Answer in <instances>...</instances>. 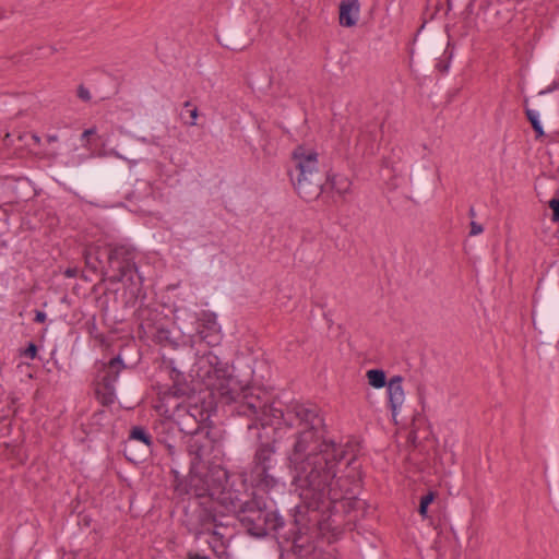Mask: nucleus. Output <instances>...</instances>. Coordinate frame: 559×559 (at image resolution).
Wrapping results in <instances>:
<instances>
[{"mask_svg":"<svg viewBox=\"0 0 559 559\" xmlns=\"http://www.w3.org/2000/svg\"><path fill=\"white\" fill-rule=\"evenodd\" d=\"M550 488L554 492V496H555V499L557 502V508L559 509V480L550 481Z\"/></svg>","mask_w":559,"mask_h":559,"instance_id":"aec40b11","label":"nucleus"},{"mask_svg":"<svg viewBox=\"0 0 559 559\" xmlns=\"http://www.w3.org/2000/svg\"><path fill=\"white\" fill-rule=\"evenodd\" d=\"M78 94H79V97L82 98L83 100H87L91 97L90 92L82 86L79 88Z\"/></svg>","mask_w":559,"mask_h":559,"instance_id":"b1692460","label":"nucleus"},{"mask_svg":"<svg viewBox=\"0 0 559 559\" xmlns=\"http://www.w3.org/2000/svg\"><path fill=\"white\" fill-rule=\"evenodd\" d=\"M559 61V53L547 47L540 52L532 66V88L538 91L550 83L555 68Z\"/></svg>","mask_w":559,"mask_h":559,"instance_id":"6e6552de","label":"nucleus"},{"mask_svg":"<svg viewBox=\"0 0 559 559\" xmlns=\"http://www.w3.org/2000/svg\"><path fill=\"white\" fill-rule=\"evenodd\" d=\"M548 206L551 210V221L559 223V198L555 197L548 201Z\"/></svg>","mask_w":559,"mask_h":559,"instance_id":"a211bd4d","label":"nucleus"},{"mask_svg":"<svg viewBox=\"0 0 559 559\" xmlns=\"http://www.w3.org/2000/svg\"><path fill=\"white\" fill-rule=\"evenodd\" d=\"M37 353V348L34 344H29V346L25 349L24 355L31 359L35 358Z\"/></svg>","mask_w":559,"mask_h":559,"instance_id":"5701e85b","label":"nucleus"},{"mask_svg":"<svg viewBox=\"0 0 559 559\" xmlns=\"http://www.w3.org/2000/svg\"><path fill=\"white\" fill-rule=\"evenodd\" d=\"M104 258H107L109 267L117 272L112 278L117 282H122L126 278L133 281V273L135 272L134 262L131 250L126 246H117L110 248H102L98 245L88 247L85 250L86 264L93 269H97L104 263Z\"/></svg>","mask_w":559,"mask_h":559,"instance_id":"0eeeda50","label":"nucleus"},{"mask_svg":"<svg viewBox=\"0 0 559 559\" xmlns=\"http://www.w3.org/2000/svg\"><path fill=\"white\" fill-rule=\"evenodd\" d=\"M558 480V469H557V462L556 459L552 457L551 464H550V481Z\"/></svg>","mask_w":559,"mask_h":559,"instance_id":"412c9836","label":"nucleus"},{"mask_svg":"<svg viewBox=\"0 0 559 559\" xmlns=\"http://www.w3.org/2000/svg\"><path fill=\"white\" fill-rule=\"evenodd\" d=\"M157 338L176 347H189L199 356L198 345L204 343L210 347L216 346L222 341V333L214 313H198L187 308H177L174 312L173 331L160 330Z\"/></svg>","mask_w":559,"mask_h":559,"instance_id":"20e7f679","label":"nucleus"},{"mask_svg":"<svg viewBox=\"0 0 559 559\" xmlns=\"http://www.w3.org/2000/svg\"><path fill=\"white\" fill-rule=\"evenodd\" d=\"M197 376L216 391L234 412L252 420L248 426L261 427L269 439L272 429L274 440L282 437L285 428H294L295 440L288 452V466L293 473V487L301 504L296 507L297 527L294 544L301 546L302 535L323 534L330 528L328 519L337 512V504L349 499L360 480L356 465L358 444L348 440L336 443L324 437L323 419L312 404L290 403L284 409L265 389L245 384L234 377L228 367L212 353L199 358Z\"/></svg>","mask_w":559,"mask_h":559,"instance_id":"f257e3e1","label":"nucleus"},{"mask_svg":"<svg viewBox=\"0 0 559 559\" xmlns=\"http://www.w3.org/2000/svg\"><path fill=\"white\" fill-rule=\"evenodd\" d=\"M188 114V117H189V120H186V123L190 124V126H195L197 124V119H198V109L197 108H192V109H187L186 111Z\"/></svg>","mask_w":559,"mask_h":559,"instance_id":"6ab92c4d","label":"nucleus"},{"mask_svg":"<svg viewBox=\"0 0 559 559\" xmlns=\"http://www.w3.org/2000/svg\"><path fill=\"white\" fill-rule=\"evenodd\" d=\"M435 495L433 492H428L426 496H424L420 500L419 504V513L423 516H426L428 506L433 501Z\"/></svg>","mask_w":559,"mask_h":559,"instance_id":"f3484780","label":"nucleus"},{"mask_svg":"<svg viewBox=\"0 0 559 559\" xmlns=\"http://www.w3.org/2000/svg\"><path fill=\"white\" fill-rule=\"evenodd\" d=\"M191 469L188 480L176 478L175 491L179 496H193L195 510L190 518V530L195 535H209L205 539L213 549L224 546L228 523L221 516L233 513L254 536L265 535V501L254 490L261 492L281 491L285 481L274 475L277 464L275 448L262 442L257 449L249 472L242 473V487L250 485L252 492L226 489L227 472L218 465L205 466L204 450L197 438L190 443Z\"/></svg>","mask_w":559,"mask_h":559,"instance_id":"f03ea898","label":"nucleus"},{"mask_svg":"<svg viewBox=\"0 0 559 559\" xmlns=\"http://www.w3.org/2000/svg\"><path fill=\"white\" fill-rule=\"evenodd\" d=\"M265 535H267L271 532H276L280 527H282V519L277 514L276 511L267 509L265 512Z\"/></svg>","mask_w":559,"mask_h":559,"instance_id":"4468645a","label":"nucleus"},{"mask_svg":"<svg viewBox=\"0 0 559 559\" xmlns=\"http://www.w3.org/2000/svg\"><path fill=\"white\" fill-rule=\"evenodd\" d=\"M290 178L298 194L306 201L320 195L325 174L317 151L310 145H299L292 154Z\"/></svg>","mask_w":559,"mask_h":559,"instance_id":"39448f33","label":"nucleus"},{"mask_svg":"<svg viewBox=\"0 0 559 559\" xmlns=\"http://www.w3.org/2000/svg\"><path fill=\"white\" fill-rule=\"evenodd\" d=\"M92 134H95V129H87L83 132V139H88Z\"/></svg>","mask_w":559,"mask_h":559,"instance_id":"a878e982","label":"nucleus"},{"mask_svg":"<svg viewBox=\"0 0 559 559\" xmlns=\"http://www.w3.org/2000/svg\"><path fill=\"white\" fill-rule=\"evenodd\" d=\"M333 188L337 190L338 193H345L349 189V181L345 177H334L331 181Z\"/></svg>","mask_w":559,"mask_h":559,"instance_id":"dca6fc26","label":"nucleus"},{"mask_svg":"<svg viewBox=\"0 0 559 559\" xmlns=\"http://www.w3.org/2000/svg\"><path fill=\"white\" fill-rule=\"evenodd\" d=\"M483 230H484V228L480 224H478L476 222L471 223L469 235L476 236V235H479L480 233H483Z\"/></svg>","mask_w":559,"mask_h":559,"instance_id":"4be33fe9","label":"nucleus"},{"mask_svg":"<svg viewBox=\"0 0 559 559\" xmlns=\"http://www.w3.org/2000/svg\"><path fill=\"white\" fill-rule=\"evenodd\" d=\"M359 1L358 0H342L340 4V24L342 26H354L359 17Z\"/></svg>","mask_w":559,"mask_h":559,"instance_id":"9d476101","label":"nucleus"},{"mask_svg":"<svg viewBox=\"0 0 559 559\" xmlns=\"http://www.w3.org/2000/svg\"><path fill=\"white\" fill-rule=\"evenodd\" d=\"M138 441L146 447L147 450L151 449L153 440L152 436L142 427H133L130 431L129 442Z\"/></svg>","mask_w":559,"mask_h":559,"instance_id":"ddd939ff","label":"nucleus"},{"mask_svg":"<svg viewBox=\"0 0 559 559\" xmlns=\"http://www.w3.org/2000/svg\"><path fill=\"white\" fill-rule=\"evenodd\" d=\"M121 369V360L117 357L110 360L108 366L105 368V374L103 379H110L112 383H116L119 372Z\"/></svg>","mask_w":559,"mask_h":559,"instance_id":"2eb2a0df","label":"nucleus"},{"mask_svg":"<svg viewBox=\"0 0 559 559\" xmlns=\"http://www.w3.org/2000/svg\"><path fill=\"white\" fill-rule=\"evenodd\" d=\"M533 323L537 321L542 341L539 344V358L551 357L559 346V263H550L532 298Z\"/></svg>","mask_w":559,"mask_h":559,"instance_id":"7ed1b4c3","label":"nucleus"},{"mask_svg":"<svg viewBox=\"0 0 559 559\" xmlns=\"http://www.w3.org/2000/svg\"><path fill=\"white\" fill-rule=\"evenodd\" d=\"M386 399L388 405L392 412V417L394 420H396V417L400 414L405 402L403 378L401 376H394L388 381Z\"/></svg>","mask_w":559,"mask_h":559,"instance_id":"1a4fd4ad","label":"nucleus"},{"mask_svg":"<svg viewBox=\"0 0 559 559\" xmlns=\"http://www.w3.org/2000/svg\"><path fill=\"white\" fill-rule=\"evenodd\" d=\"M368 384L373 389H382L388 385L385 372L381 369H369L366 371Z\"/></svg>","mask_w":559,"mask_h":559,"instance_id":"f8f14e48","label":"nucleus"},{"mask_svg":"<svg viewBox=\"0 0 559 559\" xmlns=\"http://www.w3.org/2000/svg\"><path fill=\"white\" fill-rule=\"evenodd\" d=\"M556 90H559L558 81H554L544 90L540 88L534 99V108H530L527 98L523 102L525 117L535 133L536 140L545 138V129H551L557 119L558 98L552 94Z\"/></svg>","mask_w":559,"mask_h":559,"instance_id":"423d86ee","label":"nucleus"},{"mask_svg":"<svg viewBox=\"0 0 559 559\" xmlns=\"http://www.w3.org/2000/svg\"><path fill=\"white\" fill-rule=\"evenodd\" d=\"M189 559H207V558L204 556L194 555V556H190Z\"/></svg>","mask_w":559,"mask_h":559,"instance_id":"bb28decb","label":"nucleus"},{"mask_svg":"<svg viewBox=\"0 0 559 559\" xmlns=\"http://www.w3.org/2000/svg\"><path fill=\"white\" fill-rule=\"evenodd\" d=\"M46 320V313L43 311H37L35 316V321L38 323H43Z\"/></svg>","mask_w":559,"mask_h":559,"instance_id":"393cba45","label":"nucleus"},{"mask_svg":"<svg viewBox=\"0 0 559 559\" xmlns=\"http://www.w3.org/2000/svg\"><path fill=\"white\" fill-rule=\"evenodd\" d=\"M97 395L104 405H110L116 397L115 383L110 379H102L96 389Z\"/></svg>","mask_w":559,"mask_h":559,"instance_id":"9b49d317","label":"nucleus"}]
</instances>
